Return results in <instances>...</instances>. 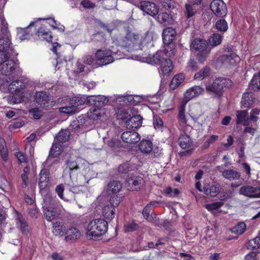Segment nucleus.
Listing matches in <instances>:
<instances>
[{"label":"nucleus","mask_w":260,"mask_h":260,"mask_svg":"<svg viewBox=\"0 0 260 260\" xmlns=\"http://www.w3.org/2000/svg\"><path fill=\"white\" fill-rule=\"evenodd\" d=\"M108 230V222L104 219L98 218L91 221L88 224L86 237L95 240L105 234Z\"/></svg>","instance_id":"obj_1"},{"label":"nucleus","mask_w":260,"mask_h":260,"mask_svg":"<svg viewBox=\"0 0 260 260\" xmlns=\"http://www.w3.org/2000/svg\"><path fill=\"white\" fill-rule=\"evenodd\" d=\"M118 44L128 51L142 49V37L139 34L128 31L125 36L118 38Z\"/></svg>","instance_id":"obj_2"},{"label":"nucleus","mask_w":260,"mask_h":260,"mask_svg":"<svg viewBox=\"0 0 260 260\" xmlns=\"http://www.w3.org/2000/svg\"><path fill=\"white\" fill-rule=\"evenodd\" d=\"M232 80L226 78H216L211 84L206 86L207 92L210 94H213L217 96L222 94L225 89L232 86Z\"/></svg>","instance_id":"obj_3"},{"label":"nucleus","mask_w":260,"mask_h":260,"mask_svg":"<svg viewBox=\"0 0 260 260\" xmlns=\"http://www.w3.org/2000/svg\"><path fill=\"white\" fill-rule=\"evenodd\" d=\"M190 48L191 50L198 52V59L201 62H203L206 59L211 51L206 41L201 39L193 40Z\"/></svg>","instance_id":"obj_4"},{"label":"nucleus","mask_w":260,"mask_h":260,"mask_svg":"<svg viewBox=\"0 0 260 260\" xmlns=\"http://www.w3.org/2000/svg\"><path fill=\"white\" fill-rule=\"evenodd\" d=\"M176 36L175 30L172 27H168L164 29L162 37L164 44L166 46L165 49L169 55H174L175 46L172 43Z\"/></svg>","instance_id":"obj_5"},{"label":"nucleus","mask_w":260,"mask_h":260,"mask_svg":"<svg viewBox=\"0 0 260 260\" xmlns=\"http://www.w3.org/2000/svg\"><path fill=\"white\" fill-rule=\"evenodd\" d=\"M66 166L65 171H67L70 173L71 178V174L75 172L83 171L86 166H87L85 160L81 157H70L65 161Z\"/></svg>","instance_id":"obj_6"},{"label":"nucleus","mask_w":260,"mask_h":260,"mask_svg":"<svg viewBox=\"0 0 260 260\" xmlns=\"http://www.w3.org/2000/svg\"><path fill=\"white\" fill-rule=\"evenodd\" d=\"M121 198L117 196L111 197L109 200V204L104 207L103 213L104 217L111 220L115 217V208L119 205Z\"/></svg>","instance_id":"obj_7"},{"label":"nucleus","mask_w":260,"mask_h":260,"mask_svg":"<svg viewBox=\"0 0 260 260\" xmlns=\"http://www.w3.org/2000/svg\"><path fill=\"white\" fill-rule=\"evenodd\" d=\"M240 60V58L235 53H230L228 54H224L217 60V64L220 67L229 68L234 66Z\"/></svg>","instance_id":"obj_8"},{"label":"nucleus","mask_w":260,"mask_h":260,"mask_svg":"<svg viewBox=\"0 0 260 260\" xmlns=\"http://www.w3.org/2000/svg\"><path fill=\"white\" fill-rule=\"evenodd\" d=\"M96 63L99 66H105L114 61L112 52L109 50H99L95 53Z\"/></svg>","instance_id":"obj_9"},{"label":"nucleus","mask_w":260,"mask_h":260,"mask_svg":"<svg viewBox=\"0 0 260 260\" xmlns=\"http://www.w3.org/2000/svg\"><path fill=\"white\" fill-rule=\"evenodd\" d=\"M10 34L6 27L1 28V37L0 38V50L12 51L11 47V42Z\"/></svg>","instance_id":"obj_10"},{"label":"nucleus","mask_w":260,"mask_h":260,"mask_svg":"<svg viewBox=\"0 0 260 260\" xmlns=\"http://www.w3.org/2000/svg\"><path fill=\"white\" fill-rule=\"evenodd\" d=\"M210 7L212 11L218 17H224L227 14L226 5L222 0H213Z\"/></svg>","instance_id":"obj_11"},{"label":"nucleus","mask_w":260,"mask_h":260,"mask_svg":"<svg viewBox=\"0 0 260 260\" xmlns=\"http://www.w3.org/2000/svg\"><path fill=\"white\" fill-rule=\"evenodd\" d=\"M198 6L191 4H186L185 6L184 15L188 25L193 24L197 15L199 14L198 9L197 8Z\"/></svg>","instance_id":"obj_12"},{"label":"nucleus","mask_w":260,"mask_h":260,"mask_svg":"<svg viewBox=\"0 0 260 260\" xmlns=\"http://www.w3.org/2000/svg\"><path fill=\"white\" fill-rule=\"evenodd\" d=\"M239 193L251 198H260V187L250 185L242 186L240 188Z\"/></svg>","instance_id":"obj_13"},{"label":"nucleus","mask_w":260,"mask_h":260,"mask_svg":"<svg viewBox=\"0 0 260 260\" xmlns=\"http://www.w3.org/2000/svg\"><path fill=\"white\" fill-rule=\"evenodd\" d=\"M121 138L127 144H135L140 140V135L134 131H127L121 134Z\"/></svg>","instance_id":"obj_14"},{"label":"nucleus","mask_w":260,"mask_h":260,"mask_svg":"<svg viewBox=\"0 0 260 260\" xmlns=\"http://www.w3.org/2000/svg\"><path fill=\"white\" fill-rule=\"evenodd\" d=\"M143 183V179L141 177L133 176L128 177L126 180L128 189L132 191L140 189Z\"/></svg>","instance_id":"obj_15"},{"label":"nucleus","mask_w":260,"mask_h":260,"mask_svg":"<svg viewBox=\"0 0 260 260\" xmlns=\"http://www.w3.org/2000/svg\"><path fill=\"white\" fill-rule=\"evenodd\" d=\"M140 8L145 13L152 16L156 15L158 12L157 7L152 2L148 1L142 2Z\"/></svg>","instance_id":"obj_16"},{"label":"nucleus","mask_w":260,"mask_h":260,"mask_svg":"<svg viewBox=\"0 0 260 260\" xmlns=\"http://www.w3.org/2000/svg\"><path fill=\"white\" fill-rule=\"evenodd\" d=\"M35 98L36 103L43 107H47L51 100L50 96L44 91L37 92Z\"/></svg>","instance_id":"obj_17"},{"label":"nucleus","mask_w":260,"mask_h":260,"mask_svg":"<svg viewBox=\"0 0 260 260\" xmlns=\"http://www.w3.org/2000/svg\"><path fill=\"white\" fill-rule=\"evenodd\" d=\"M65 240L67 242H74L78 240L80 236V231L75 227H71L66 230Z\"/></svg>","instance_id":"obj_18"},{"label":"nucleus","mask_w":260,"mask_h":260,"mask_svg":"<svg viewBox=\"0 0 260 260\" xmlns=\"http://www.w3.org/2000/svg\"><path fill=\"white\" fill-rule=\"evenodd\" d=\"M204 91V89L200 86H194L190 88L185 93V99L186 102L193 98L202 94Z\"/></svg>","instance_id":"obj_19"},{"label":"nucleus","mask_w":260,"mask_h":260,"mask_svg":"<svg viewBox=\"0 0 260 260\" xmlns=\"http://www.w3.org/2000/svg\"><path fill=\"white\" fill-rule=\"evenodd\" d=\"M122 185L120 181L113 180L108 183L107 187V191L109 194H113L111 197L114 196L118 197L117 193L122 189Z\"/></svg>","instance_id":"obj_20"},{"label":"nucleus","mask_w":260,"mask_h":260,"mask_svg":"<svg viewBox=\"0 0 260 260\" xmlns=\"http://www.w3.org/2000/svg\"><path fill=\"white\" fill-rule=\"evenodd\" d=\"M142 120L143 118L140 115L134 116L126 121V127L134 131L142 125Z\"/></svg>","instance_id":"obj_21"},{"label":"nucleus","mask_w":260,"mask_h":260,"mask_svg":"<svg viewBox=\"0 0 260 260\" xmlns=\"http://www.w3.org/2000/svg\"><path fill=\"white\" fill-rule=\"evenodd\" d=\"M236 123L247 126L249 124V115L246 110H239L236 112Z\"/></svg>","instance_id":"obj_22"},{"label":"nucleus","mask_w":260,"mask_h":260,"mask_svg":"<svg viewBox=\"0 0 260 260\" xmlns=\"http://www.w3.org/2000/svg\"><path fill=\"white\" fill-rule=\"evenodd\" d=\"M49 172L47 169L42 170L39 175V187L41 191L48 186L49 183Z\"/></svg>","instance_id":"obj_23"},{"label":"nucleus","mask_w":260,"mask_h":260,"mask_svg":"<svg viewBox=\"0 0 260 260\" xmlns=\"http://www.w3.org/2000/svg\"><path fill=\"white\" fill-rule=\"evenodd\" d=\"M160 66L159 74L163 76L169 75L173 69L172 61L170 59L166 58Z\"/></svg>","instance_id":"obj_24"},{"label":"nucleus","mask_w":260,"mask_h":260,"mask_svg":"<svg viewBox=\"0 0 260 260\" xmlns=\"http://www.w3.org/2000/svg\"><path fill=\"white\" fill-rule=\"evenodd\" d=\"M15 62L12 60H8L2 64V73L6 76L10 75L15 70Z\"/></svg>","instance_id":"obj_25"},{"label":"nucleus","mask_w":260,"mask_h":260,"mask_svg":"<svg viewBox=\"0 0 260 260\" xmlns=\"http://www.w3.org/2000/svg\"><path fill=\"white\" fill-rule=\"evenodd\" d=\"M52 233L56 236L62 237L65 235L66 228L64 223L60 221H56L53 223Z\"/></svg>","instance_id":"obj_26"},{"label":"nucleus","mask_w":260,"mask_h":260,"mask_svg":"<svg viewBox=\"0 0 260 260\" xmlns=\"http://www.w3.org/2000/svg\"><path fill=\"white\" fill-rule=\"evenodd\" d=\"M104 114V109L96 108L94 107H91L87 113L88 117L94 120L100 119Z\"/></svg>","instance_id":"obj_27"},{"label":"nucleus","mask_w":260,"mask_h":260,"mask_svg":"<svg viewBox=\"0 0 260 260\" xmlns=\"http://www.w3.org/2000/svg\"><path fill=\"white\" fill-rule=\"evenodd\" d=\"M165 53L161 51H158L152 56L148 58V62L151 64L160 65L166 59L164 58Z\"/></svg>","instance_id":"obj_28"},{"label":"nucleus","mask_w":260,"mask_h":260,"mask_svg":"<svg viewBox=\"0 0 260 260\" xmlns=\"http://www.w3.org/2000/svg\"><path fill=\"white\" fill-rule=\"evenodd\" d=\"M220 185L218 183H215L211 186L207 184L204 187V192L207 195L211 197H215L219 192Z\"/></svg>","instance_id":"obj_29"},{"label":"nucleus","mask_w":260,"mask_h":260,"mask_svg":"<svg viewBox=\"0 0 260 260\" xmlns=\"http://www.w3.org/2000/svg\"><path fill=\"white\" fill-rule=\"evenodd\" d=\"M223 177L229 180H237L241 177L240 172L234 169L225 170L222 172Z\"/></svg>","instance_id":"obj_30"},{"label":"nucleus","mask_w":260,"mask_h":260,"mask_svg":"<svg viewBox=\"0 0 260 260\" xmlns=\"http://www.w3.org/2000/svg\"><path fill=\"white\" fill-rule=\"evenodd\" d=\"M254 94L252 92H247L243 94L241 101V104L244 108L251 107L254 102Z\"/></svg>","instance_id":"obj_31"},{"label":"nucleus","mask_w":260,"mask_h":260,"mask_svg":"<svg viewBox=\"0 0 260 260\" xmlns=\"http://www.w3.org/2000/svg\"><path fill=\"white\" fill-rule=\"evenodd\" d=\"M44 215L45 218L49 221H51L58 217L59 214L51 207H44Z\"/></svg>","instance_id":"obj_32"},{"label":"nucleus","mask_w":260,"mask_h":260,"mask_svg":"<svg viewBox=\"0 0 260 260\" xmlns=\"http://www.w3.org/2000/svg\"><path fill=\"white\" fill-rule=\"evenodd\" d=\"M63 150L62 144L54 141L50 151L49 156L56 157L60 155Z\"/></svg>","instance_id":"obj_33"},{"label":"nucleus","mask_w":260,"mask_h":260,"mask_svg":"<svg viewBox=\"0 0 260 260\" xmlns=\"http://www.w3.org/2000/svg\"><path fill=\"white\" fill-rule=\"evenodd\" d=\"M34 22H31L28 26L25 28H17V35L19 38L21 40L28 39L31 34L28 31L30 26L34 25Z\"/></svg>","instance_id":"obj_34"},{"label":"nucleus","mask_w":260,"mask_h":260,"mask_svg":"<svg viewBox=\"0 0 260 260\" xmlns=\"http://www.w3.org/2000/svg\"><path fill=\"white\" fill-rule=\"evenodd\" d=\"M184 79L185 76L183 74L180 73L176 75L171 81L170 84V88L173 90L176 89L184 81Z\"/></svg>","instance_id":"obj_35"},{"label":"nucleus","mask_w":260,"mask_h":260,"mask_svg":"<svg viewBox=\"0 0 260 260\" xmlns=\"http://www.w3.org/2000/svg\"><path fill=\"white\" fill-rule=\"evenodd\" d=\"M49 29H47L45 25H42L37 30V34L39 37H42L47 42H51L52 36L50 34Z\"/></svg>","instance_id":"obj_36"},{"label":"nucleus","mask_w":260,"mask_h":260,"mask_svg":"<svg viewBox=\"0 0 260 260\" xmlns=\"http://www.w3.org/2000/svg\"><path fill=\"white\" fill-rule=\"evenodd\" d=\"M152 143L149 140H143L140 143V150L145 153H149L152 150Z\"/></svg>","instance_id":"obj_37"},{"label":"nucleus","mask_w":260,"mask_h":260,"mask_svg":"<svg viewBox=\"0 0 260 260\" xmlns=\"http://www.w3.org/2000/svg\"><path fill=\"white\" fill-rule=\"evenodd\" d=\"M25 87V83L18 80L13 81L9 85V88L12 91L19 92Z\"/></svg>","instance_id":"obj_38"},{"label":"nucleus","mask_w":260,"mask_h":260,"mask_svg":"<svg viewBox=\"0 0 260 260\" xmlns=\"http://www.w3.org/2000/svg\"><path fill=\"white\" fill-rule=\"evenodd\" d=\"M69 137L70 132L68 130H61L58 133L57 136H56L54 141L62 144L69 140Z\"/></svg>","instance_id":"obj_39"},{"label":"nucleus","mask_w":260,"mask_h":260,"mask_svg":"<svg viewBox=\"0 0 260 260\" xmlns=\"http://www.w3.org/2000/svg\"><path fill=\"white\" fill-rule=\"evenodd\" d=\"M249 88L253 91H257L260 89V72L253 76Z\"/></svg>","instance_id":"obj_40"},{"label":"nucleus","mask_w":260,"mask_h":260,"mask_svg":"<svg viewBox=\"0 0 260 260\" xmlns=\"http://www.w3.org/2000/svg\"><path fill=\"white\" fill-rule=\"evenodd\" d=\"M210 74V69L206 66L201 69L199 72L195 74L194 78L196 80H201L209 76Z\"/></svg>","instance_id":"obj_41"},{"label":"nucleus","mask_w":260,"mask_h":260,"mask_svg":"<svg viewBox=\"0 0 260 260\" xmlns=\"http://www.w3.org/2000/svg\"><path fill=\"white\" fill-rule=\"evenodd\" d=\"M179 143L182 149H187L190 146L191 140L188 135H181L179 138Z\"/></svg>","instance_id":"obj_42"},{"label":"nucleus","mask_w":260,"mask_h":260,"mask_svg":"<svg viewBox=\"0 0 260 260\" xmlns=\"http://www.w3.org/2000/svg\"><path fill=\"white\" fill-rule=\"evenodd\" d=\"M208 41L210 46L215 47L221 44L222 41V36L220 34L214 33L211 36Z\"/></svg>","instance_id":"obj_43"},{"label":"nucleus","mask_w":260,"mask_h":260,"mask_svg":"<svg viewBox=\"0 0 260 260\" xmlns=\"http://www.w3.org/2000/svg\"><path fill=\"white\" fill-rule=\"evenodd\" d=\"M0 154L2 159L6 161L8 159V151L4 140L0 138Z\"/></svg>","instance_id":"obj_44"},{"label":"nucleus","mask_w":260,"mask_h":260,"mask_svg":"<svg viewBox=\"0 0 260 260\" xmlns=\"http://www.w3.org/2000/svg\"><path fill=\"white\" fill-rule=\"evenodd\" d=\"M246 225L245 223L241 222L231 229V232L237 235L242 234L246 230Z\"/></svg>","instance_id":"obj_45"},{"label":"nucleus","mask_w":260,"mask_h":260,"mask_svg":"<svg viewBox=\"0 0 260 260\" xmlns=\"http://www.w3.org/2000/svg\"><path fill=\"white\" fill-rule=\"evenodd\" d=\"M59 111L63 113L72 114L76 113L77 110L76 106H73V104H70L69 103L68 106L60 107Z\"/></svg>","instance_id":"obj_46"},{"label":"nucleus","mask_w":260,"mask_h":260,"mask_svg":"<svg viewBox=\"0 0 260 260\" xmlns=\"http://www.w3.org/2000/svg\"><path fill=\"white\" fill-rule=\"evenodd\" d=\"M260 247V236H257L255 238L249 241L247 244L248 249H256Z\"/></svg>","instance_id":"obj_47"},{"label":"nucleus","mask_w":260,"mask_h":260,"mask_svg":"<svg viewBox=\"0 0 260 260\" xmlns=\"http://www.w3.org/2000/svg\"><path fill=\"white\" fill-rule=\"evenodd\" d=\"M157 21L159 23L164 25L168 24L170 21V17L167 13H160L158 14Z\"/></svg>","instance_id":"obj_48"},{"label":"nucleus","mask_w":260,"mask_h":260,"mask_svg":"<svg viewBox=\"0 0 260 260\" xmlns=\"http://www.w3.org/2000/svg\"><path fill=\"white\" fill-rule=\"evenodd\" d=\"M56 198H52L49 193H47L44 196V205L43 208L48 207L50 205H54L55 203Z\"/></svg>","instance_id":"obj_49"},{"label":"nucleus","mask_w":260,"mask_h":260,"mask_svg":"<svg viewBox=\"0 0 260 260\" xmlns=\"http://www.w3.org/2000/svg\"><path fill=\"white\" fill-rule=\"evenodd\" d=\"M29 169L28 167H25L23 170V173L21 174V178L22 180V187L25 188L28 184V174Z\"/></svg>","instance_id":"obj_50"},{"label":"nucleus","mask_w":260,"mask_h":260,"mask_svg":"<svg viewBox=\"0 0 260 260\" xmlns=\"http://www.w3.org/2000/svg\"><path fill=\"white\" fill-rule=\"evenodd\" d=\"M85 98L79 96H75L70 100V104H73V106H76V108L80 105H83L85 102Z\"/></svg>","instance_id":"obj_51"},{"label":"nucleus","mask_w":260,"mask_h":260,"mask_svg":"<svg viewBox=\"0 0 260 260\" xmlns=\"http://www.w3.org/2000/svg\"><path fill=\"white\" fill-rule=\"evenodd\" d=\"M216 28L221 31H225L228 29V23L225 20L220 19L216 23Z\"/></svg>","instance_id":"obj_52"},{"label":"nucleus","mask_w":260,"mask_h":260,"mask_svg":"<svg viewBox=\"0 0 260 260\" xmlns=\"http://www.w3.org/2000/svg\"><path fill=\"white\" fill-rule=\"evenodd\" d=\"M123 101H127L128 102L131 103L133 105H137L141 102V98L138 95H129L126 97H124Z\"/></svg>","instance_id":"obj_53"},{"label":"nucleus","mask_w":260,"mask_h":260,"mask_svg":"<svg viewBox=\"0 0 260 260\" xmlns=\"http://www.w3.org/2000/svg\"><path fill=\"white\" fill-rule=\"evenodd\" d=\"M139 225L133 221L128 222L124 226V230L126 232H133L139 228Z\"/></svg>","instance_id":"obj_54"},{"label":"nucleus","mask_w":260,"mask_h":260,"mask_svg":"<svg viewBox=\"0 0 260 260\" xmlns=\"http://www.w3.org/2000/svg\"><path fill=\"white\" fill-rule=\"evenodd\" d=\"M66 185L69 190L73 193H78L80 191L79 188L81 186V184L78 183H74L73 182L66 184Z\"/></svg>","instance_id":"obj_55"},{"label":"nucleus","mask_w":260,"mask_h":260,"mask_svg":"<svg viewBox=\"0 0 260 260\" xmlns=\"http://www.w3.org/2000/svg\"><path fill=\"white\" fill-rule=\"evenodd\" d=\"M12 52L0 50V64H2L8 60L9 56Z\"/></svg>","instance_id":"obj_56"},{"label":"nucleus","mask_w":260,"mask_h":260,"mask_svg":"<svg viewBox=\"0 0 260 260\" xmlns=\"http://www.w3.org/2000/svg\"><path fill=\"white\" fill-rule=\"evenodd\" d=\"M121 143L120 141L116 139H112L108 142V145L113 149L121 147Z\"/></svg>","instance_id":"obj_57"},{"label":"nucleus","mask_w":260,"mask_h":260,"mask_svg":"<svg viewBox=\"0 0 260 260\" xmlns=\"http://www.w3.org/2000/svg\"><path fill=\"white\" fill-rule=\"evenodd\" d=\"M29 113L36 119H39L43 115V112L38 108H35L29 110Z\"/></svg>","instance_id":"obj_58"},{"label":"nucleus","mask_w":260,"mask_h":260,"mask_svg":"<svg viewBox=\"0 0 260 260\" xmlns=\"http://www.w3.org/2000/svg\"><path fill=\"white\" fill-rule=\"evenodd\" d=\"M165 192L167 194L169 195L171 197H175L178 196L180 192L178 189L174 188L173 189L171 187H168L166 188Z\"/></svg>","instance_id":"obj_59"},{"label":"nucleus","mask_w":260,"mask_h":260,"mask_svg":"<svg viewBox=\"0 0 260 260\" xmlns=\"http://www.w3.org/2000/svg\"><path fill=\"white\" fill-rule=\"evenodd\" d=\"M223 205V203L220 202H214L211 204H207L206 205V208L208 210H213L217 209L220 207H221Z\"/></svg>","instance_id":"obj_60"},{"label":"nucleus","mask_w":260,"mask_h":260,"mask_svg":"<svg viewBox=\"0 0 260 260\" xmlns=\"http://www.w3.org/2000/svg\"><path fill=\"white\" fill-rule=\"evenodd\" d=\"M131 170L129 164L128 162L121 165L118 168V172L121 173H127Z\"/></svg>","instance_id":"obj_61"},{"label":"nucleus","mask_w":260,"mask_h":260,"mask_svg":"<svg viewBox=\"0 0 260 260\" xmlns=\"http://www.w3.org/2000/svg\"><path fill=\"white\" fill-rule=\"evenodd\" d=\"M15 156L17 158L19 163L26 162L27 158L25 154L21 152H17L15 153Z\"/></svg>","instance_id":"obj_62"},{"label":"nucleus","mask_w":260,"mask_h":260,"mask_svg":"<svg viewBox=\"0 0 260 260\" xmlns=\"http://www.w3.org/2000/svg\"><path fill=\"white\" fill-rule=\"evenodd\" d=\"M178 119L180 122L182 124H185L187 120L185 115V110L184 108L181 109L178 114Z\"/></svg>","instance_id":"obj_63"},{"label":"nucleus","mask_w":260,"mask_h":260,"mask_svg":"<svg viewBox=\"0 0 260 260\" xmlns=\"http://www.w3.org/2000/svg\"><path fill=\"white\" fill-rule=\"evenodd\" d=\"M260 110L257 108L252 110L250 113V119L253 121H256L257 120V115L259 114Z\"/></svg>","instance_id":"obj_64"}]
</instances>
